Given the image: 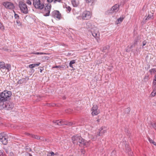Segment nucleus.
Listing matches in <instances>:
<instances>
[{"mask_svg":"<svg viewBox=\"0 0 156 156\" xmlns=\"http://www.w3.org/2000/svg\"><path fill=\"white\" fill-rule=\"evenodd\" d=\"M12 92L10 91L4 90L0 95V102H4L9 99L11 96Z\"/></svg>","mask_w":156,"mask_h":156,"instance_id":"1","label":"nucleus"},{"mask_svg":"<svg viewBox=\"0 0 156 156\" xmlns=\"http://www.w3.org/2000/svg\"><path fill=\"white\" fill-rule=\"evenodd\" d=\"M119 5L116 4L113 5L110 9L108 10L105 12L106 14L109 15L110 13H112L117 12L119 9Z\"/></svg>","mask_w":156,"mask_h":156,"instance_id":"2","label":"nucleus"},{"mask_svg":"<svg viewBox=\"0 0 156 156\" xmlns=\"http://www.w3.org/2000/svg\"><path fill=\"white\" fill-rule=\"evenodd\" d=\"M53 123L59 126H61L62 125L72 126L74 125L73 122H65L62 120H54L53 121Z\"/></svg>","mask_w":156,"mask_h":156,"instance_id":"3","label":"nucleus"},{"mask_svg":"<svg viewBox=\"0 0 156 156\" xmlns=\"http://www.w3.org/2000/svg\"><path fill=\"white\" fill-rule=\"evenodd\" d=\"M19 6L22 12L25 14L28 13V8L26 4L23 2H20L19 3Z\"/></svg>","mask_w":156,"mask_h":156,"instance_id":"4","label":"nucleus"},{"mask_svg":"<svg viewBox=\"0 0 156 156\" xmlns=\"http://www.w3.org/2000/svg\"><path fill=\"white\" fill-rule=\"evenodd\" d=\"M8 136L6 133H0V141L4 145L7 144L8 142Z\"/></svg>","mask_w":156,"mask_h":156,"instance_id":"5","label":"nucleus"},{"mask_svg":"<svg viewBox=\"0 0 156 156\" xmlns=\"http://www.w3.org/2000/svg\"><path fill=\"white\" fill-rule=\"evenodd\" d=\"M91 16V14L89 11H84L81 14V17L83 20H88Z\"/></svg>","mask_w":156,"mask_h":156,"instance_id":"6","label":"nucleus"},{"mask_svg":"<svg viewBox=\"0 0 156 156\" xmlns=\"http://www.w3.org/2000/svg\"><path fill=\"white\" fill-rule=\"evenodd\" d=\"M33 5L36 9H42L44 8V5L41 2L40 0H34Z\"/></svg>","mask_w":156,"mask_h":156,"instance_id":"7","label":"nucleus"},{"mask_svg":"<svg viewBox=\"0 0 156 156\" xmlns=\"http://www.w3.org/2000/svg\"><path fill=\"white\" fill-rule=\"evenodd\" d=\"M11 66L8 64H5L3 62H0V69H6L7 70L8 72L11 69Z\"/></svg>","mask_w":156,"mask_h":156,"instance_id":"8","label":"nucleus"},{"mask_svg":"<svg viewBox=\"0 0 156 156\" xmlns=\"http://www.w3.org/2000/svg\"><path fill=\"white\" fill-rule=\"evenodd\" d=\"M51 9V5L49 4H47L45 7L44 9V16H47L49 15Z\"/></svg>","mask_w":156,"mask_h":156,"instance_id":"9","label":"nucleus"},{"mask_svg":"<svg viewBox=\"0 0 156 156\" xmlns=\"http://www.w3.org/2000/svg\"><path fill=\"white\" fill-rule=\"evenodd\" d=\"M80 140L79 141V145L80 146H87L90 144V141H87L86 140L83 139L81 136L80 137Z\"/></svg>","mask_w":156,"mask_h":156,"instance_id":"10","label":"nucleus"},{"mask_svg":"<svg viewBox=\"0 0 156 156\" xmlns=\"http://www.w3.org/2000/svg\"><path fill=\"white\" fill-rule=\"evenodd\" d=\"M92 114L93 115H98L100 113V111L98 109V107L96 105H93L91 109Z\"/></svg>","mask_w":156,"mask_h":156,"instance_id":"11","label":"nucleus"},{"mask_svg":"<svg viewBox=\"0 0 156 156\" xmlns=\"http://www.w3.org/2000/svg\"><path fill=\"white\" fill-rule=\"evenodd\" d=\"M51 16L59 20L61 19V15L59 12L57 10H55L52 12L51 14Z\"/></svg>","mask_w":156,"mask_h":156,"instance_id":"12","label":"nucleus"},{"mask_svg":"<svg viewBox=\"0 0 156 156\" xmlns=\"http://www.w3.org/2000/svg\"><path fill=\"white\" fill-rule=\"evenodd\" d=\"M80 136L78 135L73 136L72 137L73 143L74 144H76L78 145L79 142H80L79 141L80 140Z\"/></svg>","mask_w":156,"mask_h":156,"instance_id":"13","label":"nucleus"},{"mask_svg":"<svg viewBox=\"0 0 156 156\" xmlns=\"http://www.w3.org/2000/svg\"><path fill=\"white\" fill-rule=\"evenodd\" d=\"M99 131L97 133L98 136H102L103 134L106 133L107 131V129L105 126L102 127L99 129Z\"/></svg>","mask_w":156,"mask_h":156,"instance_id":"14","label":"nucleus"},{"mask_svg":"<svg viewBox=\"0 0 156 156\" xmlns=\"http://www.w3.org/2000/svg\"><path fill=\"white\" fill-rule=\"evenodd\" d=\"M92 35L96 39L98 42L99 40V34L98 30H94L93 31H91Z\"/></svg>","mask_w":156,"mask_h":156,"instance_id":"15","label":"nucleus"},{"mask_svg":"<svg viewBox=\"0 0 156 156\" xmlns=\"http://www.w3.org/2000/svg\"><path fill=\"white\" fill-rule=\"evenodd\" d=\"M3 5L7 9H12L14 8L13 4L10 2H4L3 3Z\"/></svg>","mask_w":156,"mask_h":156,"instance_id":"16","label":"nucleus"},{"mask_svg":"<svg viewBox=\"0 0 156 156\" xmlns=\"http://www.w3.org/2000/svg\"><path fill=\"white\" fill-rule=\"evenodd\" d=\"M6 110H10L13 108L14 106V104L13 103L9 101L8 102H6Z\"/></svg>","mask_w":156,"mask_h":156,"instance_id":"17","label":"nucleus"},{"mask_svg":"<svg viewBox=\"0 0 156 156\" xmlns=\"http://www.w3.org/2000/svg\"><path fill=\"white\" fill-rule=\"evenodd\" d=\"M71 2L74 7H76L79 4V0H71Z\"/></svg>","mask_w":156,"mask_h":156,"instance_id":"18","label":"nucleus"},{"mask_svg":"<svg viewBox=\"0 0 156 156\" xmlns=\"http://www.w3.org/2000/svg\"><path fill=\"white\" fill-rule=\"evenodd\" d=\"M6 102L4 103L1 102L0 103V109H5L6 110Z\"/></svg>","mask_w":156,"mask_h":156,"instance_id":"19","label":"nucleus"},{"mask_svg":"<svg viewBox=\"0 0 156 156\" xmlns=\"http://www.w3.org/2000/svg\"><path fill=\"white\" fill-rule=\"evenodd\" d=\"M40 62H38L36 64H30L29 65V67L30 69H32L33 68L36 67L38 66L40 64Z\"/></svg>","mask_w":156,"mask_h":156,"instance_id":"20","label":"nucleus"},{"mask_svg":"<svg viewBox=\"0 0 156 156\" xmlns=\"http://www.w3.org/2000/svg\"><path fill=\"white\" fill-rule=\"evenodd\" d=\"M85 27L87 29H92V25L90 22L88 21L86 23Z\"/></svg>","mask_w":156,"mask_h":156,"instance_id":"21","label":"nucleus"},{"mask_svg":"<svg viewBox=\"0 0 156 156\" xmlns=\"http://www.w3.org/2000/svg\"><path fill=\"white\" fill-rule=\"evenodd\" d=\"M153 13L150 12L148 15V16L145 18V20H149L153 19Z\"/></svg>","mask_w":156,"mask_h":156,"instance_id":"22","label":"nucleus"},{"mask_svg":"<svg viewBox=\"0 0 156 156\" xmlns=\"http://www.w3.org/2000/svg\"><path fill=\"white\" fill-rule=\"evenodd\" d=\"M26 79L22 78L19 80L17 82L18 84H21L24 83L25 82Z\"/></svg>","mask_w":156,"mask_h":156,"instance_id":"23","label":"nucleus"},{"mask_svg":"<svg viewBox=\"0 0 156 156\" xmlns=\"http://www.w3.org/2000/svg\"><path fill=\"white\" fill-rule=\"evenodd\" d=\"M28 135H30L31 137L33 138L37 139V140H41L40 137L37 136V135L33 134H29Z\"/></svg>","mask_w":156,"mask_h":156,"instance_id":"24","label":"nucleus"},{"mask_svg":"<svg viewBox=\"0 0 156 156\" xmlns=\"http://www.w3.org/2000/svg\"><path fill=\"white\" fill-rule=\"evenodd\" d=\"M124 19V18L123 17H120L119 18H118L116 21V23L117 24H119V23H120L123 20V19Z\"/></svg>","mask_w":156,"mask_h":156,"instance_id":"25","label":"nucleus"},{"mask_svg":"<svg viewBox=\"0 0 156 156\" xmlns=\"http://www.w3.org/2000/svg\"><path fill=\"white\" fill-rule=\"evenodd\" d=\"M130 109V108H128L126 109L124 111L125 114H128L129 113Z\"/></svg>","mask_w":156,"mask_h":156,"instance_id":"26","label":"nucleus"},{"mask_svg":"<svg viewBox=\"0 0 156 156\" xmlns=\"http://www.w3.org/2000/svg\"><path fill=\"white\" fill-rule=\"evenodd\" d=\"M97 135H94V136L93 135H91L90 136V138L92 140H96L97 139V136H98L97 134H96Z\"/></svg>","mask_w":156,"mask_h":156,"instance_id":"27","label":"nucleus"},{"mask_svg":"<svg viewBox=\"0 0 156 156\" xmlns=\"http://www.w3.org/2000/svg\"><path fill=\"white\" fill-rule=\"evenodd\" d=\"M75 62H76V61H75V60H73L71 61L70 62V63L69 64V66L71 68H73V66L72 65H73V64L75 63Z\"/></svg>","mask_w":156,"mask_h":156,"instance_id":"28","label":"nucleus"},{"mask_svg":"<svg viewBox=\"0 0 156 156\" xmlns=\"http://www.w3.org/2000/svg\"><path fill=\"white\" fill-rule=\"evenodd\" d=\"M150 73L152 74L153 73H155L156 72V71L155 69H152L149 70Z\"/></svg>","mask_w":156,"mask_h":156,"instance_id":"29","label":"nucleus"},{"mask_svg":"<svg viewBox=\"0 0 156 156\" xmlns=\"http://www.w3.org/2000/svg\"><path fill=\"white\" fill-rule=\"evenodd\" d=\"M66 10L68 12H70L71 10V8L69 6L66 5Z\"/></svg>","mask_w":156,"mask_h":156,"instance_id":"30","label":"nucleus"},{"mask_svg":"<svg viewBox=\"0 0 156 156\" xmlns=\"http://www.w3.org/2000/svg\"><path fill=\"white\" fill-rule=\"evenodd\" d=\"M139 38L138 37H137L136 38L134 41L133 44L134 45H135L137 44L138 42L139 41ZM135 46V45L134 46V47Z\"/></svg>","mask_w":156,"mask_h":156,"instance_id":"31","label":"nucleus"},{"mask_svg":"<svg viewBox=\"0 0 156 156\" xmlns=\"http://www.w3.org/2000/svg\"><path fill=\"white\" fill-rule=\"evenodd\" d=\"M151 125L153 128L156 130V124L154 122H152L151 123Z\"/></svg>","mask_w":156,"mask_h":156,"instance_id":"32","label":"nucleus"},{"mask_svg":"<svg viewBox=\"0 0 156 156\" xmlns=\"http://www.w3.org/2000/svg\"><path fill=\"white\" fill-rule=\"evenodd\" d=\"M0 29L1 30H5V27L0 22Z\"/></svg>","mask_w":156,"mask_h":156,"instance_id":"33","label":"nucleus"},{"mask_svg":"<svg viewBox=\"0 0 156 156\" xmlns=\"http://www.w3.org/2000/svg\"><path fill=\"white\" fill-rule=\"evenodd\" d=\"M156 92L155 90H154L153 92L150 95L152 97H154L156 95Z\"/></svg>","mask_w":156,"mask_h":156,"instance_id":"34","label":"nucleus"},{"mask_svg":"<svg viewBox=\"0 0 156 156\" xmlns=\"http://www.w3.org/2000/svg\"><path fill=\"white\" fill-rule=\"evenodd\" d=\"M32 54H36L37 55H42L43 54H45V53L43 52H33L32 53Z\"/></svg>","mask_w":156,"mask_h":156,"instance_id":"35","label":"nucleus"},{"mask_svg":"<svg viewBox=\"0 0 156 156\" xmlns=\"http://www.w3.org/2000/svg\"><path fill=\"white\" fill-rule=\"evenodd\" d=\"M54 153L53 152H51L48 153L47 155V156H54Z\"/></svg>","mask_w":156,"mask_h":156,"instance_id":"36","label":"nucleus"},{"mask_svg":"<svg viewBox=\"0 0 156 156\" xmlns=\"http://www.w3.org/2000/svg\"><path fill=\"white\" fill-rule=\"evenodd\" d=\"M96 0H86L87 3H93Z\"/></svg>","mask_w":156,"mask_h":156,"instance_id":"37","label":"nucleus"},{"mask_svg":"<svg viewBox=\"0 0 156 156\" xmlns=\"http://www.w3.org/2000/svg\"><path fill=\"white\" fill-rule=\"evenodd\" d=\"M111 156H116V151L113 150L111 153Z\"/></svg>","mask_w":156,"mask_h":156,"instance_id":"38","label":"nucleus"},{"mask_svg":"<svg viewBox=\"0 0 156 156\" xmlns=\"http://www.w3.org/2000/svg\"><path fill=\"white\" fill-rule=\"evenodd\" d=\"M0 156H6L5 154H4L3 151L0 150Z\"/></svg>","mask_w":156,"mask_h":156,"instance_id":"39","label":"nucleus"},{"mask_svg":"<svg viewBox=\"0 0 156 156\" xmlns=\"http://www.w3.org/2000/svg\"><path fill=\"white\" fill-rule=\"evenodd\" d=\"M16 22L18 26H20L21 25V23L20 22V21L18 20H16Z\"/></svg>","mask_w":156,"mask_h":156,"instance_id":"40","label":"nucleus"},{"mask_svg":"<svg viewBox=\"0 0 156 156\" xmlns=\"http://www.w3.org/2000/svg\"><path fill=\"white\" fill-rule=\"evenodd\" d=\"M148 140L151 143H152L154 145V142H154L150 138H148Z\"/></svg>","mask_w":156,"mask_h":156,"instance_id":"41","label":"nucleus"},{"mask_svg":"<svg viewBox=\"0 0 156 156\" xmlns=\"http://www.w3.org/2000/svg\"><path fill=\"white\" fill-rule=\"evenodd\" d=\"M14 17L15 19H17V20L19 19V15L16 13H15Z\"/></svg>","mask_w":156,"mask_h":156,"instance_id":"42","label":"nucleus"},{"mask_svg":"<svg viewBox=\"0 0 156 156\" xmlns=\"http://www.w3.org/2000/svg\"><path fill=\"white\" fill-rule=\"evenodd\" d=\"M108 48V46L104 47L103 48V51L104 52H106V51H105V50H106V49H107V48Z\"/></svg>","mask_w":156,"mask_h":156,"instance_id":"43","label":"nucleus"},{"mask_svg":"<svg viewBox=\"0 0 156 156\" xmlns=\"http://www.w3.org/2000/svg\"><path fill=\"white\" fill-rule=\"evenodd\" d=\"M27 3L29 5H30L31 4V2L29 0H27Z\"/></svg>","mask_w":156,"mask_h":156,"instance_id":"44","label":"nucleus"},{"mask_svg":"<svg viewBox=\"0 0 156 156\" xmlns=\"http://www.w3.org/2000/svg\"><path fill=\"white\" fill-rule=\"evenodd\" d=\"M146 41H143V46L145 45L146 44Z\"/></svg>","mask_w":156,"mask_h":156,"instance_id":"45","label":"nucleus"},{"mask_svg":"<svg viewBox=\"0 0 156 156\" xmlns=\"http://www.w3.org/2000/svg\"><path fill=\"white\" fill-rule=\"evenodd\" d=\"M61 2V0H55L54 1V3H55L56 2Z\"/></svg>","mask_w":156,"mask_h":156,"instance_id":"46","label":"nucleus"},{"mask_svg":"<svg viewBox=\"0 0 156 156\" xmlns=\"http://www.w3.org/2000/svg\"><path fill=\"white\" fill-rule=\"evenodd\" d=\"M153 85H156V80H153Z\"/></svg>","mask_w":156,"mask_h":156,"instance_id":"47","label":"nucleus"},{"mask_svg":"<svg viewBox=\"0 0 156 156\" xmlns=\"http://www.w3.org/2000/svg\"><path fill=\"white\" fill-rule=\"evenodd\" d=\"M25 155L26 156H32L31 154L28 153H27Z\"/></svg>","mask_w":156,"mask_h":156,"instance_id":"48","label":"nucleus"},{"mask_svg":"<svg viewBox=\"0 0 156 156\" xmlns=\"http://www.w3.org/2000/svg\"><path fill=\"white\" fill-rule=\"evenodd\" d=\"M9 155L10 156H14V154L12 152H11L9 153Z\"/></svg>","mask_w":156,"mask_h":156,"instance_id":"49","label":"nucleus"},{"mask_svg":"<svg viewBox=\"0 0 156 156\" xmlns=\"http://www.w3.org/2000/svg\"><path fill=\"white\" fill-rule=\"evenodd\" d=\"M48 2L49 3H50V2H52L53 0H47Z\"/></svg>","mask_w":156,"mask_h":156,"instance_id":"50","label":"nucleus"},{"mask_svg":"<svg viewBox=\"0 0 156 156\" xmlns=\"http://www.w3.org/2000/svg\"><path fill=\"white\" fill-rule=\"evenodd\" d=\"M61 67L60 66H55L53 67L54 68H58L59 67Z\"/></svg>","mask_w":156,"mask_h":156,"instance_id":"51","label":"nucleus"},{"mask_svg":"<svg viewBox=\"0 0 156 156\" xmlns=\"http://www.w3.org/2000/svg\"><path fill=\"white\" fill-rule=\"evenodd\" d=\"M133 45H131L129 47V46H128V48H129L130 49H131V48H133Z\"/></svg>","mask_w":156,"mask_h":156,"instance_id":"52","label":"nucleus"},{"mask_svg":"<svg viewBox=\"0 0 156 156\" xmlns=\"http://www.w3.org/2000/svg\"><path fill=\"white\" fill-rule=\"evenodd\" d=\"M126 51L127 52H129L130 51V50L129 49H126Z\"/></svg>","mask_w":156,"mask_h":156,"instance_id":"53","label":"nucleus"},{"mask_svg":"<svg viewBox=\"0 0 156 156\" xmlns=\"http://www.w3.org/2000/svg\"><path fill=\"white\" fill-rule=\"evenodd\" d=\"M84 152H85V151L83 150H82V151H81V152L83 154H84Z\"/></svg>","mask_w":156,"mask_h":156,"instance_id":"54","label":"nucleus"},{"mask_svg":"<svg viewBox=\"0 0 156 156\" xmlns=\"http://www.w3.org/2000/svg\"><path fill=\"white\" fill-rule=\"evenodd\" d=\"M100 119H98L97 120V122L98 123L100 121Z\"/></svg>","mask_w":156,"mask_h":156,"instance_id":"55","label":"nucleus"},{"mask_svg":"<svg viewBox=\"0 0 156 156\" xmlns=\"http://www.w3.org/2000/svg\"><path fill=\"white\" fill-rule=\"evenodd\" d=\"M154 80H156V75H155V76H154Z\"/></svg>","mask_w":156,"mask_h":156,"instance_id":"56","label":"nucleus"},{"mask_svg":"<svg viewBox=\"0 0 156 156\" xmlns=\"http://www.w3.org/2000/svg\"><path fill=\"white\" fill-rule=\"evenodd\" d=\"M43 69H40V72L41 73L42 72V70H43Z\"/></svg>","mask_w":156,"mask_h":156,"instance_id":"57","label":"nucleus"},{"mask_svg":"<svg viewBox=\"0 0 156 156\" xmlns=\"http://www.w3.org/2000/svg\"><path fill=\"white\" fill-rule=\"evenodd\" d=\"M5 151L7 153H8V151L6 149L5 150Z\"/></svg>","mask_w":156,"mask_h":156,"instance_id":"58","label":"nucleus"},{"mask_svg":"<svg viewBox=\"0 0 156 156\" xmlns=\"http://www.w3.org/2000/svg\"><path fill=\"white\" fill-rule=\"evenodd\" d=\"M63 99H65L66 98V97L65 96H64L62 97Z\"/></svg>","mask_w":156,"mask_h":156,"instance_id":"59","label":"nucleus"},{"mask_svg":"<svg viewBox=\"0 0 156 156\" xmlns=\"http://www.w3.org/2000/svg\"><path fill=\"white\" fill-rule=\"evenodd\" d=\"M154 145L156 146V142H154Z\"/></svg>","mask_w":156,"mask_h":156,"instance_id":"60","label":"nucleus"},{"mask_svg":"<svg viewBox=\"0 0 156 156\" xmlns=\"http://www.w3.org/2000/svg\"><path fill=\"white\" fill-rule=\"evenodd\" d=\"M101 62H100V61H99V62H98V64H100L101 63Z\"/></svg>","mask_w":156,"mask_h":156,"instance_id":"61","label":"nucleus"},{"mask_svg":"<svg viewBox=\"0 0 156 156\" xmlns=\"http://www.w3.org/2000/svg\"><path fill=\"white\" fill-rule=\"evenodd\" d=\"M107 54H105V57H106V56H107Z\"/></svg>","mask_w":156,"mask_h":156,"instance_id":"62","label":"nucleus"},{"mask_svg":"<svg viewBox=\"0 0 156 156\" xmlns=\"http://www.w3.org/2000/svg\"><path fill=\"white\" fill-rule=\"evenodd\" d=\"M55 105V104H53L52 105V106H54Z\"/></svg>","mask_w":156,"mask_h":156,"instance_id":"63","label":"nucleus"},{"mask_svg":"<svg viewBox=\"0 0 156 156\" xmlns=\"http://www.w3.org/2000/svg\"><path fill=\"white\" fill-rule=\"evenodd\" d=\"M27 80H29V78H27Z\"/></svg>","mask_w":156,"mask_h":156,"instance_id":"64","label":"nucleus"}]
</instances>
